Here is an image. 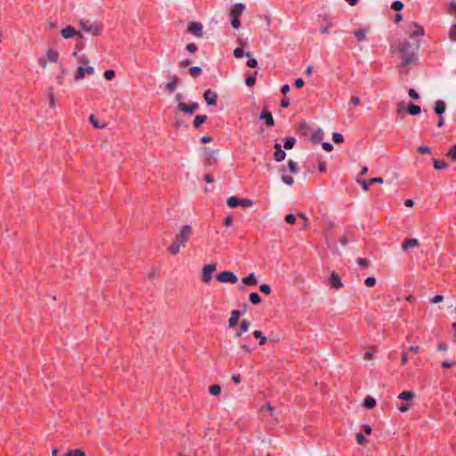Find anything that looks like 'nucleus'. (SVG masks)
Instances as JSON below:
<instances>
[{"label":"nucleus","instance_id":"f257e3e1","mask_svg":"<svg viewBox=\"0 0 456 456\" xmlns=\"http://www.w3.org/2000/svg\"><path fill=\"white\" fill-rule=\"evenodd\" d=\"M419 47L418 41L408 42L403 40L398 45L396 51L401 54L402 65L411 64L416 60L415 53Z\"/></svg>","mask_w":456,"mask_h":456},{"label":"nucleus","instance_id":"f03ea898","mask_svg":"<svg viewBox=\"0 0 456 456\" xmlns=\"http://www.w3.org/2000/svg\"><path fill=\"white\" fill-rule=\"evenodd\" d=\"M192 234V228L191 225H183L180 232L175 236V241L170 245L168 251L172 255H177L180 248H184L187 241Z\"/></svg>","mask_w":456,"mask_h":456},{"label":"nucleus","instance_id":"7ed1b4c3","mask_svg":"<svg viewBox=\"0 0 456 456\" xmlns=\"http://www.w3.org/2000/svg\"><path fill=\"white\" fill-rule=\"evenodd\" d=\"M79 25L81 28L94 37L100 36L102 32V26L97 22H92L88 20H80Z\"/></svg>","mask_w":456,"mask_h":456},{"label":"nucleus","instance_id":"20e7f679","mask_svg":"<svg viewBox=\"0 0 456 456\" xmlns=\"http://www.w3.org/2000/svg\"><path fill=\"white\" fill-rule=\"evenodd\" d=\"M406 33L412 39V42L418 41L424 36V28L417 23L411 22L407 25Z\"/></svg>","mask_w":456,"mask_h":456},{"label":"nucleus","instance_id":"39448f33","mask_svg":"<svg viewBox=\"0 0 456 456\" xmlns=\"http://www.w3.org/2000/svg\"><path fill=\"white\" fill-rule=\"evenodd\" d=\"M245 10V4H236L230 11V16L232 17L231 24L232 28H239L240 26V21L239 20L240 16L242 14Z\"/></svg>","mask_w":456,"mask_h":456},{"label":"nucleus","instance_id":"423d86ee","mask_svg":"<svg viewBox=\"0 0 456 456\" xmlns=\"http://www.w3.org/2000/svg\"><path fill=\"white\" fill-rule=\"evenodd\" d=\"M94 74V68L91 65H79L75 74L74 79L76 82H79L86 76H93Z\"/></svg>","mask_w":456,"mask_h":456},{"label":"nucleus","instance_id":"0eeeda50","mask_svg":"<svg viewBox=\"0 0 456 456\" xmlns=\"http://www.w3.org/2000/svg\"><path fill=\"white\" fill-rule=\"evenodd\" d=\"M226 203L230 208H236L239 206L242 208H248L253 205V202L251 200L248 199H239L238 197L235 196L228 198Z\"/></svg>","mask_w":456,"mask_h":456},{"label":"nucleus","instance_id":"6e6552de","mask_svg":"<svg viewBox=\"0 0 456 456\" xmlns=\"http://www.w3.org/2000/svg\"><path fill=\"white\" fill-rule=\"evenodd\" d=\"M216 280L223 283L234 284L238 281L237 276L230 271L221 272L216 275Z\"/></svg>","mask_w":456,"mask_h":456},{"label":"nucleus","instance_id":"1a4fd4ad","mask_svg":"<svg viewBox=\"0 0 456 456\" xmlns=\"http://www.w3.org/2000/svg\"><path fill=\"white\" fill-rule=\"evenodd\" d=\"M216 269V264H209L204 265L202 269V281L205 283H208L212 279V274Z\"/></svg>","mask_w":456,"mask_h":456},{"label":"nucleus","instance_id":"9d476101","mask_svg":"<svg viewBox=\"0 0 456 456\" xmlns=\"http://www.w3.org/2000/svg\"><path fill=\"white\" fill-rule=\"evenodd\" d=\"M370 29L369 27H364L362 28H359L354 32V37L358 43L362 41L368 40V34L370 33Z\"/></svg>","mask_w":456,"mask_h":456},{"label":"nucleus","instance_id":"9b49d317","mask_svg":"<svg viewBox=\"0 0 456 456\" xmlns=\"http://www.w3.org/2000/svg\"><path fill=\"white\" fill-rule=\"evenodd\" d=\"M202 30L203 26L200 22H191L188 27V31L198 37H202Z\"/></svg>","mask_w":456,"mask_h":456},{"label":"nucleus","instance_id":"f8f14e48","mask_svg":"<svg viewBox=\"0 0 456 456\" xmlns=\"http://www.w3.org/2000/svg\"><path fill=\"white\" fill-rule=\"evenodd\" d=\"M204 99L206 102L210 106H216V99H217V94L216 92L211 91L210 89H208L205 91Z\"/></svg>","mask_w":456,"mask_h":456},{"label":"nucleus","instance_id":"ddd939ff","mask_svg":"<svg viewBox=\"0 0 456 456\" xmlns=\"http://www.w3.org/2000/svg\"><path fill=\"white\" fill-rule=\"evenodd\" d=\"M61 36L64 38H71L74 36H78L79 37H82V34L79 31H77L73 27L68 26L61 29Z\"/></svg>","mask_w":456,"mask_h":456},{"label":"nucleus","instance_id":"4468645a","mask_svg":"<svg viewBox=\"0 0 456 456\" xmlns=\"http://www.w3.org/2000/svg\"><path fill=\"white\" fill-rule=\"evenodd\" d=\"M419 246V241L417 239H406L402 243V249L406 251L410 248H418Z\"/></svg>","mask_w":456,"mask_h":456},{"label":"nucleus","instance_id":"2eb2a0df","mask_svg":"<svg viewBox=\"0 0 456 456\" xmlns=\"http://www.w3.org/2000/svg\"><path fill=\"white\" fill-rule=\"evenodd\" d=\"M274 148H275V151H274V154H273V157H274V159L277 161V162H281L282 161L285 157H286V153L285 151L281 149V145L280 143H275L274 144Z\"/></svg>","mask_w":456,"mask_h":456},{"label":"nucleus","instance_id":"dca6fc26","mask_svg":"<svg viewBox=\"0 0 456 456\" xmlns=\"http://www.w3.org/2000/svg\"><path fill=\"white\" fill-rule=\"evenodd\" d=\"M218 151L215 150H208L206 151V165L212 166L216 162V156Z\"/></svg>","mask_w":456,"mask_h":456},{"label":"nucleus","instance_id":"f3484780","mask_svg":"<svg viewBox=\"0 0 456 456\" xmlns=\"http://www.w3.org/2000/svg\"><path fill=\"white\" fill-rule=\"evenodd\" d=\"M250 328V322L247 319L241 321L240 329L234 334L236 338H239L244 332H247Z\"/></svg>","mask_w":456,"mask_h":456},{"label":"nucleus","instance_id":"a211bd4d","mask_svg":"<svg viewBox=\"0 0 456 456\" xmlns=\"http://www.w3.org/2000/svg\"><path fill=\"white\" fill-rule=\"evenodd\" d=\"M240 316V313L239 310L232 311L231 316L228 320V324L231 328H234L237 325Z\"/></svg>","mask_w":456,"mask_h":456},{"label":"nucleus","instance_id":"6ab92c4d","mask_svg":"<svg viewBox=\"0 0 456 456\" xmlns=\"http://www.w3.org/2000/svg\"><path fill=\"white\" fill-rule=\"evenodd\" d=\"M330 286L334 289H340L343 286V284L340 281V278L335 273H332L330 274Z\"/></svg>","mask_w":456,"mask_h":456},{"label":"nucleus","instance_id":"aec40b11","mask_svg":"<svg viewBox=\"0 0 456 456\" xmlns=\"http://www.w3.org/2000/svg\"><path fill=\"white\" fill-rule=\"evenodd\" d=\"M170 82H168L167 85H166V89L170 93L172 94L175 90V87H176V85H177V82H178V77L176 75H172L170 76Z\"/></svg>","mask_w":456,"mask_h":456},{"label":"nucleus","instance_id":"412c9836","mask_svg":"<svg viewBox=\"0 0 456 456\" xmlns=\"http://www.w3.org/2000/svg\"><path fill=\"white\" fill-rule=\"evenodd\" d=\"M446 110V104L444 101L438 100L435 103V111L437 115L442 116Z\"/></svg>","mask_w":456,"mask_h":456},{"label":"nucleus","instance_id":"4be33fe9","mask_svg":"<svg viewBox=\"0 0 456 456\" xmlns=\"http://www.w3.org/2000/svg\"><path fill=\"white\" fill-rule=\"evenodd\" d=\"M46 57L48 61L57 62L59 59V53L56 50L50 48L46 52Z\"/></svg>","mask_w":456,"mask_h":456},{"label":"nucleus","instance_id":"5701e85b","mask_svg":"<svg viewBox=\"0 0 456 456\" xmlns=\"http://www.w3.org/2000/svg\"><path fill=\"white\" fill-rule=\"evenodd\" d=\"M242 282L248 286H255L257 284V280L255 274L251 273L247 277L242 279Z\"/></svg>","mask_w":456,"mask_h":456},{"label":"nucleus","instance_id":"b1692460","mask_svg":"<svg viewBox=\"0 0 456 456\" xmlns=\"http://www.w3.org/2000/svg\"><path fill=\"white\" fill-rule=\"evenodd\" d=\"M260 118L265 119L266 125L269 126H273L274 125V120H273V115L268 111H264L260 115Z\"/></svg>","mask_w":456,"mask_h":456},{"label":"nucleus","instance_id":"393cba45","mask_svg":"<svg viewBox=\"0 0 456 456\" xmlns=\"http://www.w3.org/2000/svg\"><path fill=\"white\" fill-rule=\"evenodd\" d=\"M407 109H408V112L411 115H418L421 112L420 107L418 105H415L411 102L408 104Z\"/></svg>","mask_w":456,"mask_h":456},{"label":"nucleus","instance_id":"a878e982","mask_svg":"<svg viewBox=\"0 0 456 456\" xmlns=\"http://www.w3.org/2000/svg\"><path fill=\"white\" fill-rule=\"evenodd\" d=\"M414 397V394L411 391H403L398 395V399L403 401H409Z\"/></svg>","mask_w":456,"mask_h":456},{"label":"nucleus","instance_id":"bb28decb","mask_svg":"<svg viewBox=\"0 0 456 456\" xmlns=\"http://www.w3.org/2000/svg\"><path fill=\"white\" fill-rule=\"evenodd\" d=\"M323 135H324L323 131L321 128H319L313 134L312 140L314 142L316 143L322 139Z\"/></svg>","mask_w":456,"mask_h":456},{"label":"nucleus","instance_id":"cd10ccee","mask_svg":"<svg viewBox=\"0 0 456 456\" xmlns=\"http://www.w3.org/2000/svg\"><path fill=\"white\" fill-rule=\"evenodd\" d=\"M207 120V116L206 115H198L195 117L194 118V126L196 128L200 127L205 121Z\"/></svg>","mask_w":456,"mask_h":456},{"label":"nucleus","instance_id":"c85d7f7f","mask_svg":"<svg viewBox=\"0 0 456 456\" xmlns=\"http://www.w3.org/2000/svg\"><path fill=\"white\" fill-rule=\"evenodd\" d=\"M89 121L95 128H103L105 126V124L100 123V121L93 114L90 115Z\"/></svg>","mask_w":456,"mask_h":456},{"label":"nucleus","instance_id":"c756f323","mask_svg":"<svg viewBox=\"0 0 456 456\" xmlns=\"http://www.w3.org/2000/svg\"><path fill=\"white\" fill-rule=\"evenodd\" d=\"M296 139L294 137H287L284 141V148L290 150L294 147Z\"/></svg>","mask_w":456,"mask_h":456},{"label":"nucleus","instance_id":"7c9ffc66","mask_svg":"<svg viewBox=\"0 0 456 456\" xmlns=\"http://www.w3.org/2000/svg\"><path fill=\"white\" fill-rule=\"evenodd\" d=\"M177 108L184 113L191 114V104H185L183 102H179L177 105Z\"/></svg>","mask_w":456,"mask_h":456},{"label":"nucleus","instance_id":"2f4dec72","mask_svg":"<svg viewBox=\"0 0 456 456\" xmlns=\"http://www.w3.org/2000/svg\"><path fill=\"white\" fill-rule=\"evenodd\" d=\"M447 164L442 159H435L434 160V167L437 170H442L446 168Z\"/></svg>","mask_w":456,"mask_h":456},{"label":"nucleus","instance_id":"473e14b6","mask_svg":"<svg viewBox=\"0 0 456 456\" xmlns=\"http://www.w3.org/2000/svg\"><path fill=\"white\" fill-rule=\"evenodd\" d=\"M288 167H289V170L293 173V174H297L298 172V167H297V163L295 162L294 160L292 159H289V162H288Z\"/></svg>","mask_w":456,"mask_h":456},{"label":"nucleus","instance_id":"72a5a7b5","mask_svg":"<svg viewBox=\"0 0 456 456\" xmlns=\"http://www.w3.org/2000/svg\"><path fill=\"white\" fill-rule=\"evenodd\" d=\"M405 108H406V104L404 102H398L397 108H396L397 114L403 117L405 115Z\"/></svg>","mask_w":456,"mask_h":456},{"label":"nucleus","instance_id":"f704fd0d","mask_svg":"<svg viewBox=\"0 0 456 456\" xmlns=\"http://www.w3.org/2000/svg\"><path fill=\"white\" fill-rule=\"evenodd\" d=\"M249 301L254 305H257L261 302V297L257 293L252 292L249 294Z\"/></svg>","mask_w":456,"mask_h":456},{"label":"nucleus","instance_id":"c9c22d12","mask_svg":"<svg viewBox=\"0 0 456 456\" xmlns=\"http://www.w3.org/2000/svg\"><path fill=\"white\" fill-rule=\"evenodd\" d=\"M253 335L255 338L259 339V345H264L266 343V338L265 336H263V334L260 330H255L253 332Z\"/></svg>","mask_w":456,"mask_h":456},{"label":"nucleus","instance_id":"e433bc0d","mask_svg":"<svg viewBox=\"0 0 456 456\" xmlns=\"http://www.w3.org/2000/svg\"><path fill=\"white\" fill-rule=\"evenodd\" d=\"M245 55L249 58V60L247 62L248 67L249 68H256L257 66V61L254 58H251L250 53H246Z\"/></svg>","mask_w":456,"mask_h":456},{"label":"nucleus","instance_id":"4c0bfd02","mask_svg":"<svg viewBox=\"0 0 456 456\" xmlns=\"http://www.w3.org/2000/svg\"><path fill=\"white\" fill-rule=\"evenodd\" d=\"M376 404V401L373 397H367L365 400H364V406L368 409H371L375 406Z\"/></svg>","mask_w":456,"mask_h":456},{"label":"nucleus","instance_id":"58836bf2","mask_svg":"<svg viewBox=\"0 0 456 456\" xmlns=\"http://www.w3.org/2000/svg\"><path fill=\"white\" fill-rule=\"evenodd\" d=\"M449 38L452 42H456V23L453 24L449 30Z\"/></svg>","mask_w":456,"mask_h":456},{"label":"nucleus","instance_id":"ea45409f","mask_svg":"<svg viewBox=\"0 0 456 456\" xmlns=\"http://www.w3.org/2000/svg\"><path fill=\"white\" fill-rule=\"evenodd\" d=\"M209 393L213 395H218L221 393V387L219 385H212L209 387Z\"/></svg>","mask_w":456,"mask_h":456},{"label":"nucleus","instance_id":"a19ab883","mask_svg":"<svg viewBox=\"0 0 456 456\" xmlns=\"http://www.w3.org/2000/svg\"><path fill=\"white\" fill-rule=\"evenodd\" d=\"M332 140L335 143H341L344 141V137L339 133H333L332 134Z\"/></svg>","mask_w":456,"mask_h":456},{"label":"nucleus","instance_id":"79ce46f5","mask_svg":"<svg viewBox=\"0 0 456 456\" xmlns=\"http://www.w3.org/2000/svg\"><path fill=\"white\" fill-rule=\"evenodd\" d=\"M201 71L202 70H201V69L200 67H191L190 69V74L193 77H197L198 76H200Z\"/></svg>","mask_w":456,"mask_h":456},{"label":"nucleus","instance_id":"37998d69","mask_svg":"<svg viewBox=\"0 0 456 456\" xmlns=\"http://www.w3.org/2000/svg\"><path fill=\"white\" fill-rule=\"evenodd\" d=\"M448 158H450L452 161L456 160V144L453 145L449 152L447 153Z\"/></svg>","mask_w":456,"mask_h":456},{"label":"nucleus","instance_id":"c03bdc74","mask_svg":"<svg viewBox=\"0 0 456 456\" xmlns=\"http://www.w3.org/2000/svg\"><path fill=\"white\" fill-rule=\"evenodd\" d=\"M256 72H255L254 76H249L246 78V85L248 86H253L256 84Z\"/></svg>","mask_w":456,"mask_h":456},{"label":"nucleus","instance_id":"a18cd8bd","mask_svg":"<svg viewBox=\"0 0 456 456\" xmlns=\"http://www.w3.org/2000/svg\"><path fill=\"white\" fill-rule=\"evenodd\" d=\"M404 4L403 2L401 1H395L393 4H392V8L395 10V11H401L403 8Z\"/></svg>","mask_w":456,"mask_h":456},{"label":"nucleus","instance_id":"49530a36","mask_svg":"<svg viewBox=\"0 0 456 456\" xmlns=\"http://www.w3.org/2000/svg\"><path fill=\"white\" fill-rule=\"evenodd\" d=\"M106 80H111L115 77V71L113 69H108L103 74Z\"/></svg>","mask_w":456,"mask_h":456},{"label":"nucleus","instance_id":"de8ad7c7","mask_svg":"<svg viewBox=\"0 0 456 456\" xmlns=\"http://www.w3.org/2000/svg\"><path fill=\"white\" fill-rule=\"evenodd\" d=\"M259 289L262 293L265 294V295H269L271 293V288L269 285L267 284H262L260 285L259 287Z\"/></svg>","mask_w":456,"mask_h":456},{"label":"nucleus","instance_id":"09e8293b","mask_svg":"<svg viewBox=\"0 0 456 456\" xmlns=\"http://www.w3.org/2000/svg\"><path fill=\"white\" fill-rule=\"evenodd\" d=\"M364 284L367 287H373L376 284V279L374 277H368L365 279Z\"/></svg>","mask_w":456,"mask_h":456},{"label":"nucleus","instance_id":"8fccbe9b","mask_svg":"<svg viewBox=\"0 0 456 456\" xmlns=\"http://www.w3.org/2000/svg\"><path fill=\"white\" fill-rule=\"evenodd\" d=\"M79 65H90V61L84 55L78 57Z\"/></svg>","mask_w":456,"mask_h":456},{"label":"nucleus","instance_id":"3c124183","mask_svg":"<svg viewBox=\"0 0 456 456\" xmlns=\"http://www.w3.org/2000/svg\"><path fill=\"white\" fill-rule=\"evenodd\" d=\"M285 221L289 224H293L296 222V216L293 214H289L285 216Z\"/></svg>","mask_w":456,"mask_h":456},{"label":"nucleus","instance_id":"603ef678","mask_svg":"<svg viewBox=\"0 0 456 456\" xmlns=\"http://www.w3.org/2000/svg\"><path fill=\"white\" fill-rule=\"evenodd\" d=\"M281 180L288 185H292L294 183V179L289 175H282Z\"/></svg>","mask_w":456,"mask_h":456},{"label":"nucleus","instance_id":"864d4df0","mask_svg":"<svg viewBox=\"0 0 456 456\" xmlns=\"http://www.w3.org/2000/svg\"><path fill=\"white\" fill-rule=\"evenodd\" d=\"M357 264L362 268H366L368 266V260L365 259V258H358L357 259Z\"/></svg>","mask_w":456,"mask_h":456},{"label":"nucleus","instance_id":"5fc2aeb1","mask_svg":"<svg viewBox=\"0 0 456 456\" xmlns=\"http://www.w3.org/2000/svg\"><path fill=\"white\" fill-rule=\"evenodd\" d=\"M70 453L71 456H86V453L79 449L70 450Z\"/></svg>","mask_w":456,"mask_h":456},{"label":"nucleus","instance_id":"6e6d98bb","mask_svg":"<svg viewBox=\"0 0 456 456\" xmlns=\"http://www.w3.org/2000/svg\"><path fill=\"white\" fill-rule=\"evenodd\" d=\"M356 441L359 444H362V445L367 442L365 437L363 436V435H362L360 433L356 435Z\"/></svg>","mask_w":456,"mask_h":456},{"label":"nucleus","instance_id":"4d7b16f0","mask_svg":"<svg viewBox=\"0 0 456 456\" xmlns=\"http://www.w3.org/2000/svg\"><path fill=\"white\" fill-rule=\"evenodd\" d=\"M233 55L236 58H241L244 55V52H243V50L241 48H236L233 51Z\"/></svg>","mask_w":456,"mask_h":456},{"label":"nucleus","instance_id":"13d9d810","mask_svg":"<svg viewBox=\"0 0 456 456\" xmlns=\"http://www.w3.org/2000/svg\"><path fill=\"white\" fill-rule=\"evenodd\" d=\"M373 183H370V181L369 182H366V181L361 182L362 188L363 189L364 191H369L370 185H373Z\"/></svg>","mask_w":456,"mask_h":456},{"label":"nucleus","instance_id":"bf43d9fd","mask_svg":"<svg viewBox=\"0 0 456 456\" xmlns=\"http://www.w3.org/2000/svg\"><path fill=\"white\" fill-rule=\"evenodd\" d=\"M409 96L414 100H417L419 98V95L415 89L409 90Z\"/></svg>","mask_w":456,"mask_h":456},{"label":"nucleus","instance_id":"052dcab7","mask_svg":"<svg viewBox=\"0 0 456 456\" xmlns=\"http://www.w3.org/2000/svg\"><path fill=\"white\" fill-rule=\"evenodd\" d=\"M298 216L303 219V222H304L303 227L304 228L307 227L308 226V218L306 217V216L303 213H299Z\"/></svg>","mask_w":456,"mask_h":456},{"label":"nucleus","instance_id":"680f3d73","mask_svg":"<svg viewBox=\"0 0 456 456\" xmlns=\"http://www.w3.org/2000/svg\"><path fill=\"white\" fill-rule=\"evenodd\" d=\"M350 102L355 106L359 105L361 101L358 96L353 95L350 99Z\"/></svg>","mask_w":456,"mask_h":456},{"label":"nucleus","instance_id":"e2e57ef3","mask_svg":"<svg viewBox=\"0 0 456 456\" xmlns=\"http://www.w3.org/2000/svg\"><path fill=\"white\" fill-rule=\"evenodd\" d=\"M186 49L187 51H189L190 53H194L196 50H197V46L195 44H188L186 45Z\"/></svg>","mask_w":456,"mask_h":456},{"label":"nucleus","instance_id":"0e129e2a","mask_svg":"<svg viewBox=\"0 0 456 456\" xmlns=\"http://www.w3.org/2000/svg\"><path fill=\"white\" fill-rule=\"evenodd\" d=\"M322 148L326 151H330L333 149V145L331 143H330V142H323L322 143Z\"/></svg>","mask_w":456,"mask_h":456},{"label":"nucleus","instance_id":"69168bd1","mask_svg":"<svg viewBox=\"0 0 456 456\" xmlns=\"http://www.w3.org/2000/svg\"><path fill=\"white\" fill-rule=\"evenodd\" d=\"M204 180L207 182V183H214V176L210 174H206L204 175Z\"/></svg>","mask_w":456,"mask_h":456},{"label":"nucleus","instance_id":"338daca9","mask_svg":"<svg viewBox=\"0 0 456 456\" xmlns=\"http://www.w3.org/2000/svg\"><path fill=\"white\" fill-rule=\"evenodd\" d=\"M443 300H444V297H443V296H441V295L435 296V297L431 299L432 303H435V304H436V303H440V302H442Z\"/></svg>","mask_w":456,"mask_h":456},{"label":"nucleus","instance_id":"774afa93","mask_svg":"<svg viewBox=\"0 0 456 456\" xmlns=\"http://www.w3.org/2000/svg\"><path fill=\"white\" fill-rule=\"evenodd\" d=\"M450 12L452 14L456 13V2L455 1H452L450 4Z\"/></svg>","mask_w":456,"mask_h":456}]
</instances>
